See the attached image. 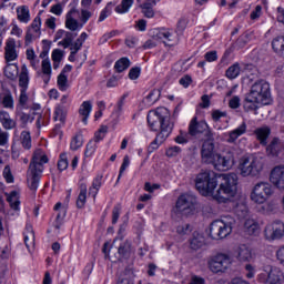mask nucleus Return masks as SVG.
<instances>
[{
    "mask_svg": "<svg viewBox=\"0 0 284 284\" xmlns=\"http://www.w3.org/2000/svg\"><path fill=\"white\" fill-rule=\"evenodd\" d=\"M69 165L70 162H68V154L61 153L58 161V170H60V172H63L64 170H68Z\"/></svg>",
    "mask_w": 284,
    "mask_h": 284,
    "instance_id": "obj_51",
    "label": "nucleus"
},
{
    "mask_svg": "<svg viewBox=\"0 0 284 284\" xmlns=\"http://www.w3.org/2000/svg\"><path fill=\"white\" fill-rule=\"evenodd\" d=\"M130 68V59L121 58L114 63V70L119 73L125 72Z\"/></svg>",
    "mask_w": 284,
    "mask_h": 284,
    "instance_id": "obj_45",
    "label": "nucleus"
},
{
    "mask_svg": "<svg viewBox=\"0 0 284 284\" xmlns=\"http://www.w3.org/2000/svg\"><path fill=\"white\" fill-rule=\"evenodd\" d=\"M90 36L87 32H82L77 40L71 44L70 50H73V52H79L83 48V43L88 41V38Z\"/></svg>",
    "mask_w": 284,
    "mask_h": 284,
    "instance_id": "obj_37",
    "label": "nucleus"
},
{
    "mask_svg": "<svg viewBox=\"0 0 284 284\" xmlns=\"http://www.w3.org/2000/svg\"><path fill=\"white\" fill-rule=\"evenodd\" d=\"M7 63L8 64L4 68V77H7V79H11V81H14V79L19 77V64L10 62Z\"/></svg>",
    "mask_w": 284,
    "mask_h": 284,
    "instance_id": "obj_31",
    "label": "nucleus"
},
{
    "mask_svg": "<svg viewBox=\"0 0 284 284\" xmlns=\"http://www.w3.org/2000/svg\"><path fill=\"white\" fill-rule=\"evenodd\" d=\"M159 99H161V90H159V89H153V90L150 91V93L145 97L144 103H146V105H154V103H156V101H159Z\"/></svg>",
    "mask_w": 284,
    "mask_h": 284,
    "instance_id": "obj_42",
    "label": "nucleus"
},
{
    "mask_svg": "<svg viewBox=\"0 0 284 284\" xmlns=\"http://www.w3.org/2000/svg\"><path fill=\"white\" fill-rule=\"evenodd\" d=\"M274 195V187L268 182H257L251 190L250 199L256 205L267 203Z\"/></svg>",
    "mask_w": 284,
    "mask_h": 284,
    "instance_id": "obj_8",
    "label": "nucleus"
},
{
    "mask_svg": "<svg viewBox=\"0 0 284 284\" xmlns=\"http://www.w3.org/2000/svg\"><path fill=\"white\" fill-rule=\"evenodd\" d=\"M82 145H83V134L77 133L71 140L70 148L71 150H79V148H81Z\"/></svg>",
    "mask_w": 284,
    "mask_h": 284,
    "instance_id": "obj_50",
    "label": "nucleus"
},
{
    "mask_svg": "<svg viewBox=\"0 0 284 284\" xmlns=\"http://www.w3.org/2000/svg\"><path fill=\"white\" fill-rule=\"evenodd\" d=\"M132 6H134V0H122L121 3L115 7V12L118 14H125L130 12Z\"/></svg>",
    "mask_w": 284,
    "mask_h": 284,
    "instance_id": "obj_41",
    "label": "nucleus"
},
{
    "mask_svg": "<svg viewBox=\"0 0 284 284\" xmlns=\"http://www.w3.org/2000/svg\"><path fill=\"white\" fill-rule=\"evenodd\" d=\"M182 152L181 146H171L169 149H166V156H169L170 159H172L173 156H179V154Z\"/></svg>",
    "mask_w": 284,
    "mask_h": 284,
    "instance_id": "obj_63",
    "label": "nucleus"
},
{
    "mask_svg": "<svg viewBox=\"0 0 284 284\" xmlns=\"http://www.w3.org/2000/svg\"><path fill=\"white\" fill-rule=\"evenodd\" d=\"M24 245L28 250L34 245V232L29 231L28 233H24Z\"/></svg>",
    "mask_w": 284,
    "mask_h": 284,
    "instance_id": "obj_56",
    "label": "nucleus"
},
{
    "mask_svg": "<svg viewBox=\"0 0 284 284\" xmlns=\"http://www.w3.org/2000/svg\"><path fill=\"white\" fill-rule=\"evenodd\" d=\"M254 134L261 145H267V139H270L272 130L270 129V126H261L254 130Z\"/></svg>",
    "mask_w": 284,
    "mask_h": 284,
    "instance_id": "obj_24",
    "label": "nucleus"
},
{
    "mask_svg": "<svg viewBox=\"0 0 284 284\" xmlns=\"http://www.w3.org/2000/svg\"><path fill=\"white\" fill-rule=\"evenodd\" d=\"M1 103H2L3 108H7L9 110L14 109V100L12 99V94H10V93L2 95Z\"/></svg>",
    "mask_w": 284,
    "mask_h": 284,
    "instance_id": "obj_52",
    "label": "nucleus"
},
{
    "mask_svg": "<svg viewBox=\"0 0 284 284\" xmlns=\"http://www.w3.org/2000/svg\"><path fill=\"white\" fill-rule=\"evenodd\" d=\"M236 220L234 217L227 215L222 217L221 220H215L211 223L210 226V236L214 241H219L220 239H227L232 234V230Z\"/></svg>",
    "mask_w": 284,
    "mask_h": 284,
    "instance_id": "obj_7",
    "label": "nucleus"
},
{
    "mask_svg": "<svg viewBox=\"0 0 284 284\" xmlns=\"http://www.w3.org/2000/svg\"><path fill=\"white\" fill-rule=\"evenodd\" d=\"M264 236L266 241H280L284 236V223L278 221L267 224L264 229Z\"/></svg>",
    "mask_w": 284,
    "mask_h": 284,
    "instance_id": "obj_15",
    "label": "nucleus"
},
{
    "mask_svg": "<svg viewBox=\"0 0 284 284\" xmlns=\"http://www.w3.org/2000/svg\"><path fill=\"white\" fill-rule=\"evenodd\" d=\"M19 59V49H17V40L14 38H8L4 43V61L6 63H12Z\"/></svg>",
    "mask_w": 284,
    "mask_h": 284,
    "instance_id": "obj_17",
    "label": "nucleus"
},
{
    "mask_svg": "<svg viewBox=\"0 0 284 284\" xmlns=\"http://www.w3.org/2000/svg\"><path fill=\"white\" fill-rule=\"evenodd\" d=\"M257 283L260 284H283L284 273L283 270L276 266H271L257 275Z\"/></svg>",
    "mask_w": 284,
    "mask_h": 284,
    "instance_id": "obj_10",
    "label": "nucleus"
},
{
    "mask_svg": "<svg viewBox=\"0 0 284 284\" xmlns=\"http://www.w3.org/2000/svg\"><path fill=\"white\" fill-rule=\"evenodd\" d=\"M187 132L190 136H199V134H206L207 139H212V131L205 120L199 121L197 116H193L189 123Z\"/></svg>",
    "mask_w": 284,
    "mask_h": 284,
    "instance_id": "obj_11",
    "label": "nucleus"
},
{
    "mask_svg": "<svg viewBox=\"0 0 284 284\" xmlns=\"http://www.w3.org/2000/svg\"><path fill=\"white\" fill-rule=\"evenodd\" d=\"M90 19H92V11H89L88 9H81L80 21L82 22V26H85Z\"/></svg>",
    "mask_w": 284,
    "mask_h": 284,
    "instance_id": "obj_58",
    "label": "nucleus"
},
{
    "mask_svg": "<svg viewBox=\"0 0 284 284\" xmlns=\"http://www.w3.org/2000/svg\"><path fill=\"white\" fill-rule=\"evenodd\" d=\"M129 168H130V156L124 155L123 162L120 166V172H119V175H118V180H116L118 183H119V181H121V178L123 176V172H125Z\"/></svg>",
    "mask_w": 284,
    "mask_h": 284,
    "instance_id": "obj_54",
    "label": "nucleus"
},
{
    "mask_svg": "<svg viewBox=\"0 0 284 284\" xmlns=\"http://www.w3.org/2000/svg\"><path fill=\"white\" fill-rule=\"evenodd\" d=\"M266 153L268 156H281L284 154V143L280 139L275 138L266 146Z\"/></svg>",
    "mask_w": 284,
    "mask_h": 284,
    "instance_id": "obj_22",
    "label": "nucleus"
},
{
    "mask_svg": "<svg viewBox=\"0 0 284 284\" xmlns=\"http://www.w3.org/2000/svg\"><path fill=\"white\" fill-rule=\"evenodd\" d=\"M68 116V109L61 106L54 108L53 121H59L60 123H65V118Z\"/></svg>",
    "mask_w": 284,
    "mask_h": 284,
    "instance_id": "obj_43",
    "label": "nucleus"
},
{
    "mask_svg": "<svg viewBox=\"0 0 284 284\" xmlns=\"http://www.w3.org/2000/svg\"><path fill=\"white\" fill-rule=\"evenodd\" d=\"M50 161L45 151L37 149L33 152L29 170L27 172V181L30 190H39V182L41 181V174H43V165Z\"/></svg>",
    "mask_w": 284,
    "mask_h": 284,
    "instance_id": "obj_5",
    "label": "nucleus"
},
{
    "mask_svg": "<svg viewBox=\"0 0 284 284\" xmlns=\"http://www.w3.org/2000/svg\"><path fill=\"white\" fill-rule=\"evenodd\" d=\"M264 165L263 158L256 154L244 155L239 162L240 174L244 178L256 179V176H261Z\"/></svg>",
    "mask_w": 284,
    "mask_h": 284,
    "instance_id": "obj_6",
    "label": "nucleus"
},
{
    "mask_svg": "<svg viewBox=\"0 0 284 284\" xmlns=\"http://www.w3.org/2000/svg\"><path fill=\"white\" fill-rule=\"evenodd\" d=\"M272 94L270 93V83L264 80L255 82L244 101L246 112H255L261 105H270Z\"/></svg>",
    "mask_w": 284,
    "mask_h": 284,
    "instance_id": "obj_4",
    "label": "nucleus"
},
{
    "mask_svg": "<svg viewBox=\"0 0 284 284\" xmlns=\"http://www.w3.org/2000/svg\"><path fill=\"white\" fill-rule=\"evenodd\" d=\"M154 39L158 41H161L164 43V45H169V48H172L179 43V38L176 37V33H174V30L172 29H154Z\"/></svg>",
    "mask_w": 284,
    "mask_h": 284,
    "instance_id": "obj_13",
    "label": "nucleus"
},
{
    "mask_svg": "<svg viewBox=\"0 0 284 284\" xmlns=\"http://www.w3.org/2000/svg\"><path fill=\"white\" fill-rule=\"evenodd\" d=\"M174 141L179 145H185L190 143V131H180V133L174 138Z\"/></svg>",
    "mask_w": 284,
    "mask_h": 284,
    "instance_id": "obj_48",
    "label": "nucleus"
},
{
    "mask_svg": "<svg viewBox=\"0 0 284 284\" xmlns=\"http://www.w3.org/2000/svg\"><path fill=\"white\" fill-rule=\"evenodd\" d=\"M94 152H97V143L94 142H89L87 144V149H85V156H92V154H94Z\"/></svg>",
    "mask_w": 284,
    "mask_h": 284,
    "instance_id": "obj_64",
    "label": "nucleus"
},
{
    "mask_svg": "<svg viewBox=\"0 0 284 284\" xmlns=\"http://www.w3.org/2000/svg\"><path fill=\"white\" fill-rule=\"evenodd\" d=\"M245 132H247V123L242 122L241 125H239L233 131L229 132L227 143H235V141L240 136H243V134H245Z\"/></svg>",
    "mask_w": 284,
    "mask_h": 284,
    "instance_id": "obj_25",
    "label": "nucleus"
},
{
    "mask_svg": "<svg viewBox=\"0 0 284 284\" xmlns=\"http://www.w3.org/2000/svg\"><path fill=\"white\" fill-rule=\"evenodd\" d=\"M146 120L152 132H159L160 130L154 141L151 143L152 150H159V146L165 143L168 136L172 134L174 124L170 122V115H168V109L165 108H158L156 110L150 111Z\"/></svg>",
    "mask_w": 284,
    "mask_h": 284,
    "instance_id": "obj_3",
    "label": "nucleus"
},
{
    "mask_svg": "<svg viewBox=\"0 0 284 284\" xmlns=\"http://www.w3.org/2000/svg\"><path fill=\"white\" fill-rule=\"evenodd\" d=\"M41 70L43 75V82L45 85L50 83V79H52V64L50 63V59H44L41 62Z\"/></svg>",
    "mask_w": 284,
    "mask_h": 284,
    "instance_id": "obj_29",
    "label": "nucleus"
},
{
    "mask_svg": "<svg viewBox=\"0 0 284 284\" xmlns=\"http://www.w3.org/2000/svg\"><path fill=\"white\" fill-rule=\"evenodd\" d=\"M235 214L240 219H244V221H247L250 217V209L247 207V204L240 203L235 206Z\"/></svg>",
    "mask_w": 284,
    "mask_h": 284,
    "instance_id": "obj_39",
    "label": "nucleus"
},
{
    "mask_svg": "<svg viewBox=\"0 0 284 284\" xmlns=\"http://www.w3.org/2000/svg\"><path fill=\"white\" fill-rule=\"evenodd\" d=\"M112 8H114V4L112 2H109L104 9H102V11L100 12L99 16V23L105 21L108 19V17H110V14H112Z\"/></svg>",
    "mask_w": 284,
    "mask_h": 284,
    "instance_id": "obj_47",
    "label": "nucleus"
},
{
    "mask_svg": "<svg viewBox=\"0 0 284 284\" xmlns=\"http://www.w3.org/2000/svg\"><path fill=\"white\" fill-rule=\"evenodd\" d=\"M105 134H108V126H101L94 133L95 143H99V141H103V139H105Z\"/></svg>",
    "mask_w": 284,
    "mask_h": 284,
    "instance_id": "obj_59",
    "label": "nucleus"
},
{
    "mask_svg": "<svg viewBox=\"0 0 284 284\" xmlns=\"http://www.w3.org/2000/svg\"><path fill=\"white\" fill-rule=\"evenodd\" d=\"M118 253L122 258H129L130 254H132V244L130 241L124 240L120 243V246L118 247Z\"/></svg>",
    "mask_w": 284,
    "mask_h": 284,
    "instance_id": "obj_36",
    "label": "nucleus"
},
{
    "mask_svg": "<svg viewBox=\"0 0 284 284\" xmlns=\"http://www.w3.org/2000/svg\"><path fill=\"white\" fill-rule=\"evenodd\" d=\"M236 258L241 263H250L254 261V254H252V248L250 246L242 244L236 248Z\"/></svg>",
    "mask_w": 284,
    "mask_h": 284,
    "instance_id": "obj_21",
    "label": "nucleus"
},
{
    "mask_svg": "<svg viewBox=\"0 0 284 284\" xmlns=\"http://www.w3.org/2000/svg\"><path fill=\"white\" fill-rule=\"evenodd\" d=\"M16 12L20 23H30V8H28V6L18 7Z\"/></svg>",
    "mask_w": 284,
    "mask_h": 284,
    "instance_id": "obj_30",
    "label": "nucleus"
},
{
    "mask_svg": "<svg viewBox=\"0 0 284 284\" xmlns=\"http://www.w3.org/2000/svg\"><path fill=\"white\" fill-rule=\"evenodd\" d=\"M101 185H103V175H98L94 178L92 185L89 187V194L93 196L94 200H97Z\"/></svg>",
    "mask_w": 284,
    "mask_h": 284,
    "instance_id": "obj_34",
    "label": "nucleus"
},
{
    "mask_svg": "<svg viewBox=\"0 0 284 284\" xmlns=\"http://www.w3.org/2000/svg\"><path fill=\"white\" fill-rule=\"evenodd\" d=\"M79 115L82 118L81 121L84 125H88L90 114H92V101H83L79 108Z\"/></svg>",
    "mask_w": 284,
    "mask_h": 284,
    "instance_id": "obj_23",
    "label": "nucleus"
},
{
    "mask_svg": "<svg viewBox=\"0 0 284 284\" xmlns=\"http://www.w3.org/2000/svg\"><path fill=\"white\" fill-rule=\"evenodd\" d=\"M154 6H156V1H148L143 0V3L141 4V10L144 17L146 19H152L154 18Z\"/></svg>",
    "mask_w": 284,
    "mask_h": 284,
    "instance_id": "obj_32",
    "label": "nucleus"
},
{
    "mask_svg": "<svg viewBox=\"0 0 284 284\" xmlns=\"http://www.w3.org/2000/svg\"><path fill=\"white\" fill-rule=\"evenodd\" d=\"M225 74H226L227 79H231V80L236 79V77H239V74H241V65H239V63H234L226 70Z\"/></svg>",
    "mask_w": 284,
    "mask_h": 284,
    "instance_id": "obj_49",
    "label": "nucleus"
},
{
    "mask_svg": "<svg viewBox=\"0 0 284 284\" xmlns=\"http://www.w3.org/2000/svg\"><path fill=\"white\" fill-rule=\"evenodd\" d=\"M41 37V17L37 16L32 23L27 28L24 43L30 45L32 41H37Z\"/></svg>",
    "mask_w": 284,
    "mask_h": 284,
    "instance_id": "obj_16",
    "label": "nucleus"
},
{
    "mask_svg": "<svg viewBox=\"0 0 284 284\" xmlns=\"http://www.w3.org/2000/svg\"><path fill=\"white\" fill-rule=\"evenodd\" d=\"M201 159L202 163L213 165L214 170H217L219 172H227V170H232L234 163H236L232 150H224L221 153L216 152L214 139H206L202 143Z\"/></svg>",
    "mask_w": 284,
    "mask_h": 284,
    "instance_id": "obj_2",
    "label": "nucleus"
},
{
    "mask_svg": "<svg viewBox=\"0 0 284 284\" xmlns=\"http://www.w3.org/2000/svg\"><path fill=\"white\" fill-rule=\"evenodd\" d=\"M81 11L73 8L65 14V22L64 26L67 30H70V32H79V30H83V23L81 20Z\"/></svg>",
    "mask_w": 284,
    "mask_h": 284,
    "instance_id": "obj_14",
    "label": "nucleus"
},
{
    "mask_svg": "<svg viewBox=\"0 0 284 284\" xmlns=\"http://www.w3.org/2000/svg\"><path fill=\"white\" fill-rule=\"evenodd\" d=\"M75 38L77 33H73L72 31L58 30L55 33L57 40L62 39L58 42V45L64 48V50L68 48H72Z\"/></svg>",
    "mask_w": 284,
    "mask_h": 284,
    "instance_id": "obj_19",
    "label": "nucleus"
},
{
    "mask_svg": "<svg viewBox=\"0 0 284 284\" xmlns=\"http://www.w3.org/2000/svg\"><path fill=\"white\" fill-rule=\"evenodd\" d=\"M141 77V67H133L129 71V79L136 81Z\"/></svg>",
    "mask_w": 284,
    "mask_h": 284,
    "instance_id": "obj_62",
    "label": "nucleus"
},
{
    "mask_svg": "<svg viewBox=\"0 0 284 284\" xmlns=\"http://www.w3.org/2000/svg\"><path fill=\"white\" fill-rule=\"evenodd\" d=\"M270 182L277 190L284 191V165H277L271 170Z\"/></svg>",
    "mask_w": 284,
    "mask_h": 284,
    "instance_id": "obj_18",
    "label": "nucleus"
},
{
    "mask_svg": "<svg viewBox=\"0 0 284 284\" xmlns=\"http://www.w3.org/2000/svg\"><path fill=\"white\" fill-rule=\"evenodd\" d=\"M72 103V99L69 94H64L60 99V103L55 104L58 108H63L64 110H70V104Z\"/></svg>",
    "mask_w": 284,
    "mask_h": 284,
    "instance_id": "obj_53",
    "label": "nucleus"
},
{
    "mask_svg": "<svg viewBox=\"0 0 284 284\" xmlns=\"http://www.w3.org/2000/svg\"><path fill=\"white\" fill-rule=\"evenodd\" d=\"M62 204L61 202H58L54 205V210L55 212H59L55 219V223H54V227L55 230H60L61 229V224L63 223V219H65V210L61 209Z\"/></svg>",
    "mask_w": 284,
    "mask_h": 284,
    "instance_id": "obj_38",
    "label": "nucleus"
},
{
    "mask_svg": "<svg viewBox=\"0 0 284 284\" xmlns=\"http://www.w3.org/2000/svg\"><path fill=\"white\" fill-rule=\"evenodd\" d=\"M272 48L276 54H282L284 58V36L274 38L272 41Z\"/></svg>",
    "mask_w": 284,
    "mask_h": 284,
    "instance_id": "obj_40",
    "label": "nucleus"
},
{
    "mask_svg": "<svg viewBox=\"0 0 284 284\" xmlns=\"http://www.w3.org/2000/svg\"><path fill=\"white\" fill-rule=\"evenodd\" d=\"M203 245H205V237L203 236V234L194 232L193 237L190 241L191 250H201Z\"/></svg>",
    "mask_w": 284,
    "mask_h": 284,
    "instance_id": "obj_33",
    "label": "nucleus"
},
{
    "mask_svg": "<svg viewBox=\"0 0 284 284\" xmlns=\"http://www.w3.org/2000/svg\"><path fill=\"white\" fill-rule=\"evenodd\" d=\"M7 201L10 204L11 210L19 212L21 206V201H19V192L12 191L10 194H7Z\"/></svg>",
    "mask_w": 284,
    "mask_h": 284,
    "instance_id": "obj_35",
    "label": "nucleus"
},
{
    "mask_svg": "<svg viewBox=\"0 0 284 284\" xmlns=\"http://www.w3.org/2000/svg\"><path fill=\"white\" fill-rule=\"evenodd\" d=\"M244 276L248 280L254 278V276H256V266L252 264H246L244 266Z\"/></svg>",
    "mask_w": 284,
    "mask_h": 284,
    "instance_id": "obj_55",
    "label": "nucleus"
},
{
    "mask_svg": "<svg viewBox=\"0 0 284 284\" xmlns=\"http://www.w3.org/2000/svg\"><path fill=\"white\" fill-rule=\"evenodd\" d=\"M57 85L60 92H68L70 88V83L68 82V75L60 73L57 79Z\"/></svg>",
    "mask_w": 284,
    "mask_h": 284,
    "instance_id": "obj_44",
    "label": "nucleus"
},
{
    "mask_svg": "<svg viewBox=\"0 0 284 284\" xmlns=\"http://www.w3.org/2000/svg\"><path fill=\"white\" fill-rule=\"evenodd\" d=\"M212 120L216 122L221 121L222 119L227 118V112L226 111H221V110H213L211 113Z\"/></svg>",
    "mask_w": 284,
    "mask_h": 284,
    "instance_id": "obj_57",
    "label": "nucleus"
},
{
    "mask_svg": "<svg viewBox=\"0 0 284 284\" xmlns=\"http://www.w3.org/2000/svg\"><path fill=\"white\" fill-rule=\"evenodd\" d=\"M243 232L245 236H258L261 234V224L255 219L248 217L244 221Z\"/></svg>",
    "mask_w": 284,
    "mask_h": 284,
    "instance_id": "obj_20",
    "label": "nucleus"
},
{
    "mask_svg": "<svg viewBox=\"0 0 284 284\" xmlns=\"http://www.w3.org/2000/svg\"><path fill=\"white\" fill-rule=\"evenodd\" d=\"M85 203H88V185L80 184V192L75 202L78 210H83L85 207Z\"/></svg>",
    "mask_w": 284,
    "mask_h": 284,
    "instance_id": "obj_28",
    "label": "nucleus"
},
{
    "mask_svg": "<svg viewBox=\"0 0 284 284\" xmlns=\"http://www.w3.org/2000/svg\"><path fill=\"white\" fill-rule=\"evenodd\" d=\"M239 175L236 173L215 174L214 171H202L196 175L195 186L202 196H212L217 203H227L236 196Z\"/></svg>",
    "mask_w": 284,
    "mask_h": 284,
    "instance_id": "obj_1",
    "label": "nucleus"
},
{
    "mask_svg": "<svg viewBox=\"0 0 284 284\" xmlns=\"http://www.w3.org/2000/svg\"><path fill=\"white\" fill-rule=\"evenodd\" d=\"M262 14H263V7L261 4H257L255 9L251 12L250 18L252 21H257V19H261Z\"/></svg>",
    "mask_w": 284,
    "mask_h": 284,
    "instance_id": "obj_60",
    "label": "nucleus"
},
{
    "mask_svg": "<svg viewBox=\"0 0 284 284\" xmlns=\"http://www.w3.org/2000/svg\"><path fill=\"white\" fill-rule=\"evenodd\" d=\"M18 77L20 88L28 89V85H30V71L28 70V65H21L20 73Z\"/></svg>",
    "mask_w": 284,
    "mask_h": 284,
    "instance_id": "obj_27",
    "label": "nucleus"
},
{
    "mask_svg": "<svg viewBox=\"0 0 284 284\" xmlns=\"http://www.w3.org/2000/svg\"><path fill=\"white\" fill-rule=\"evenodd\" d=\"M175 207L182 214H192L196 210V197L192 194H182L179 196Z\"/></svg>",
    "mask_w": 284,
    "mask_h": 284,
    "instance_id": "obj_12",
    "label": "nucleus"
},
{
    "mask_svg": "<svg viewBox=\"0 0 284 284\" xmlns=\"http://www.w3.org/2000/svg\"><path fill=\"white\" fill-rule=\"evenodd\" d=\"M10 34L21 39V37H23V29H21L17 23H12Z\"/></svg>",
    "mask_w": 284,
    "mask_h": 284,
    "instance_id": "obj_61",
    "label": "nucleus"
},
{
    "mask_svg": "<svg viewBox=\"0 0 284 284\" xmlns=\"http://www.w3.org/2000/svg\"><path fill=\"white\" fill-rule=\"evenodd\" d=\"M0 123L4 130H13V128H17V122L10 118L8 111H0Z\"/></svg>",
    "mask_w": 284,
    "mask_h": 284,
    "instance_id": "obj_26",
    "label": "nucleus"
},
{
    "mask_svg": "<svg viewBox=\"0 0 284 284\" xmlns=\"http://www.w3.org/2000/svg\"><path fill=\"white\" fill-rule=\"evenodd\" d=\"M232 263H234V260L225 253H217L207 261L209 270L213 274H225L232 267Z\"/></svg>",
    "mask_w": 284,
    "mask_h": 284,
    "instance_id": "obj_9",
    "label": "nucleus"
},
{
    "mask_svg": "<svg viewBox=\"0 0 284 284\" xmlns=\"http://www.w3.org/2000/svg\"><path fill=\"white\" fill-rule=\"evenodd\" d=\"M20 141H21V145H22V148H24V150H30V148H32V136L30 135V133L28 131L21 132Z\"/></svg>",
    "mask_w": 284,
    "mask_h": 284,
    "instance_id": "obj_46",
    "label": "nucleus"
}]
</instances>
